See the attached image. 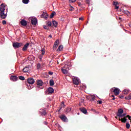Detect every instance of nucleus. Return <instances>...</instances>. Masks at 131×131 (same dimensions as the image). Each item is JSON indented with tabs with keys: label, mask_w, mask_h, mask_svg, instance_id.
Masks as SVG:
<instances>
[{
	"label": "nucleus",
	"mask_w": 131,
	"mask_h": 131,
	"mask_svg": "<svg viewBox=\"0 0 131 131\" xmlns=\"http://www.w3.org/2000/svg\"><path fill=\"white\" fill-rule=\"evenodd\" d=\"M104 118H105L106 119H107V117L105 116Z\"/></svg>",
	"instance_id": "obj_57"
},
{
	"label": "nucleus",
	"mask_w": 131,
	"mask_h": 131,
	"mask_svg": "<svg viewBox=\"0 0 131 131\" xmlns=\"http://www.w3.org/2000/svg\"><path fill=\"white\" fill-rule=\"evenodd\" d=\"M124 14H126L127 15L128 14H129V12H128V11L126 10V11H124Z\"/></svg>",
	"instance_id": "obj_41"
},
{
	"label": "nucleus",
	"mask_w": 131,
	"mask_h": 131,
	"mask_svg": "<svg viewBox=\"0 0 131 131\" xmlns=\"http://www.w3.org/2000/svg\"><path fill=\"white\" fill-rule=\"evenodd\" d=\"M20 24L21 25H23V26H26V25H27V21H26L25 19H22L20 21Z\"/></svg>",
	"instance_id": "obj_15"
},
{
	"label": "nucleus",
	"mask_w": 131,
	"mask_h": 131,
	"mask_svg": "<svg viewBox=\"0 0 131 131\" xmlns=\"http://www.w3.org/2000/svg\"><path fill=\"white\" fill-rule=\"evenodd\" d=\"M55 92V90H54V89L52 88V87H49L48 89V91H45V94L46 95H48L49 94H53Z\"/></svg>",
	"instance_id": "obj_4"
},
{
	"label": "nucleus",
	"mask_w": 131,
	"mask_h": 131,
	"mask_svg": "<svg viewBox=\"0 0 131 131\" xmlns=\"http://www.w3.org/2000/svg\"><path fill=\"white\" fill-rule=\"evenodd\" d=\"M43 84V82H42V81L41 80H38L37 81V85H39L40 86H41Z\"/></svg>",
	"instance_id": "obj_19"
},
{
	"label": "nucleus",
	"mask_w": 131,
	"mask_h": 131,
	"mask_svg": "<svg viewBox=\"0 0 131 131\" xmlns=\"http://www.w3.org/2000/svg\"><path fill=\"white\" fill-rule=\"evenodd\" d=\"M79 110L84 114H86V113H88V111L84 107H81L79 108Z\"/></svg>",
	"instance_id": "obj_8"
},
{
	"label": "nucleus",
	"mask_w": 131,
	"mask_h": 131,
	"mask_svg": "<svg viewBox=\"0 0 131 131\" xmlns=\"http://www.w3.org/2000/svg\"><path fill=\"white\" fill-rule=\"evenodd\" d=\"M60 111H61V109H59V110H58V112H60Z\"/></svg>",
	"instance_id": "obj_55"
},
{
	"label": "nucleus",
	"mask_w": 131,
	"mask_h": 131,
	"mask_svg": "<svg viewBox=\"0 0 131 131\" xmlns=\"http://www.w3.org/2000/svg\"><path fill=\"white\" fill-rule=\"evenodd\" d=\"M47 26H48V27L52 26V22L51 21H47Z\"/></svg>",
	"instance_id": "obj_30"
},
{
	"label": "nucleus",
	"mask_w": 131,
	"mask_h": 131,
	"mask_svg": "<svg viewBox=\"0 0 131 131\" xmlns=\"http://www.w3.org/2000/svg\"><path fill=\"white\" fill-rule=\"evenodd\" d=\"M19 78L20 80H24L25 79V78L23 76H20Z\"/></svg>",
	"instance_id": "obj_35"
},
{
	"label": "nucleus",
	"mask_w": 131,
	"mask_h": 131,
	"mask_svg": "<svg viewBox=\"0 0 131 131\" xmlns=\"http://www.w3.org/2000/svg\"><path fill=\"white\" fill-rule=\"evenodd\" d=\"M41 17H42V18H45V19H48V13L43 12V13L41 15Z\"/></svg>",
	"instance_id": "obj_18"
},
{
	"label": "nucleus",
	"mask_w": 131,
	"mask_h": 131,
	"mask_svg": "<svg viewBox=\"0 0 131 131\" xmlns=\"http://www.w3.org/2000/svg\"><path fill=\"white\" fill-rule=\"evenodd\" d=\"M125 115H126V114H121L119 117H124V116H125Z\"/></svg>",
	"instance_id": "obj_39"
},
{
	"label": "nucleus",
	"mask_w": 131,
	"mask_h": 131,
	"mask_svg": "<svg viewBox=\"0 0 131 131\" xmlns=\"http://www.w3.org/2000/svg\"><path fill=\"white\" fill-rule=\"evenodd\" d=\"M119 97L120 98V99H123V98H124L123 95H119Z\"/></svg>",
	"instance_id": "obj_45"
},
{
	"label": "nucleus",
	"mask_w": 131,
	"mask_h": 131,
	"mask_svg": "<svg viewBox=\"0 0 131 131\" xmlns=\"http://www.w3.org/2000/svg\"><path fill=\"white\" fill-rule=\"evenodd\" d=\"M55 15H56V12H53L52 13H51V14L50 15L51 19H52V18H53L54 16H55Z\"/></svg>",
	"instance_id": "obj_29"
},
{
	"label": "nucleus",
	"mask_w": 131,
	"mask_h": 131,
	"mask_svg": "<svg viewBox=\"0 0 131 131\" xmlns=\"http://www.w3.org/2000/svg\"><path fill=\"white\" fill-rule=\"evenodd\" d=\"M119 20H121V17H119Z\"/></svg>",
	"instance_id": "obj_58"
},
{
	"label": "nucleus",
	"mask_w": 131,
	"mask_h": 131,
	"mask_svg": "<svg viewBox=\"0 0 131 131\" xmlns=\"http://www.w3.org/2000/svg\"><path fill=\"white\" fill-rule=\"evenodd\" d=\"M29 46V43H26L22 49L23 52H25V51H27V49H28Z\"/></svg>",
	"instance_id": "obj_9"
},
{
	"label": "nucleus",
	"mask_w": 131,
	"mask_h": 131,
	"mask_svg": "<svg viewBox=\"0 0 131 131\" xmlns=\"http://www.w3.org/2000/svg\"><path fill=\"white\" fill-rule=\"evenodd\" d=\"M5 4H2L1 5V7H0V11L1 13L4 12L5 11H6V8H5Z\"/></svg>",
	"instance_id": "obj_5"
},
{
	"label": "nucleus",
	"mask_w": 131,
	"mask_h": 131,
	"mask_svg": "<svg viewBox=\"0 0 131 131\" xmlns=\"http://www.w3.org/2000/svg\"><path fill=\"white\" fill-rule=\"evenodd\" d=\"M119 120H121V121L122 122L125 123V122H126V120H127L126 119V118H122L121 119H119Z\"/></svg>",
	"instance_id": "obj_24"
},
{
	"label": "nucleus",
	"mask_w": 131,
	"mask_h": 131,
	"mask_svg": "<svg viewBox=\"0 0 131 131\" xmlns=\"http://www.w3.org/2000/svg\"><path fill=\"white\" fill-rule=\"evenodd\" d=\"M60 109V110H61V109H62V107H61Z\"/></svg>",
	"instance_id": "obj_62"
},
{
	"label": "nucleus",
	"mask_w": 131,
	"mask_h": 131,
	"mask_svg": "<svg viewBox=\"0 0 131 131\" xmlns=\"http://www.w3.org/2000/svg\"><path fill=\"white\" fill-rule=\"evenodd\" d=\"M31 23L32 25H36V24L37 23V19H36V18H32Z\"/></svg>",
	"instance_id": "obj_6"
},
{
	"label": "nucleus",
	"mask_w": 131,
	"mask_h": 131,
	"mask_svg": "<svg viewBox=\"0 0 131 131\" xmlns=\"http://www.w3.org/2000/svg\"><path fill=\"white\" fill-rule=\"evenodd\" d=\"M22 2L25 5H27L29 3V0H23Z\"/></svg>",
	"instance_id": "obj_25"
},
{
	"label": "nucleus",
	"mask_w": 131,
	"mask_h": 131,
	"mask_svg": "<svg viewBox=\"0 0 131 131\" xmlns=\"http://www.w3.org/2000/svg\"><path fill=\"white\" fill-rule=\"evenodd\" d=\"M50 84L51 86H53V85H54V84H55V82L54 81V80L51 79L50 80Z\"/></svg>",
	"instance_id": "obj_23"
},
{
	"label": "nucleus",
	"mask_w": 131,
	"mask_h": 131,
	"mask_svg": "<svg viewBox=\"0 0 131 131\" xmlns=\"http://www.w3.org/2000/svg\"><path fill=\"white\" fill-rule=\"evenodd\" d=\"M23 72H27L28 71H29V67H26L24 68L23 70Z\"/></svg>",
	"instance_id": "obj_20"
},
{
	"label": "nucleus",
	"mask_w": 131,
	"mask_h": 131,
	"mask_svg": "<svg viewBox=\"0 0 131 131\" xmlns=\"http://www.w3.org/2000/svg\"><path fill=\"white\" fill-rule=\"evenodd\" d=\"M2 24H3V25H6V24H7V21L6 20H3Z\"/></svg>",
	"instance_id": "obj_38"
},
{
	"label": "nucleus",
	"mask_w": 131,
	"mask_h": 131,
	"mask_svg": "<svg viewBox=\"0 0 131 131\" xmlns=\"http://www.w3.org/2000/svg\"><path fill=\"white\" fill-rule=\"evenodd\" d=\"M79 20H83V18L80 17V18H79Z\"/></svg>",
	"instance_id": "obj_52"
},
{
	"label": "nucleus",
	"mask_w": 131,
	"mask_h": 131,
	"mask_svg": "<svg viewBox=\"0 0 131 131\" xmlns=\"http://www.w3.org/2000/svg\"><path fill=\"white\" fill-rule=\"evenodd\" d=\"M59 39H57L54 43L53 48H58V46H59Z\"/></svg>",
	"instance_id": "obj_16"
},
{
	"label": "nucleus",
	"mask_w": 131,
	"mask_h": 131,
	"mask_svg": "<svg viewBox=\"0 0 131 131\" xmlns=\"http://www.w3.org/2000/svg\"><path fill=\"white\" fill-rule=\"evenodd\" d=\"M129 127H130V125L129 124V123H126V128L128 129L129 128Z\"/></svg>",
	"instance_id": "obj_33"
},
{
	"label": "nucleus",
	"mask_w": 131,
	"mask_h": 131,
	"mask_svg": "<svg viewBox=\"0 0 131 131\" xmlns=\"http://www.w3.org/2000/svg\"><path fill=\"white\" fill-rule=\"evenodd\" d=\"M52 23L54 27H57L58 26V23L56 20H53Z\"/></svg>",
	"instance_id": "obj_21"
},
{
	"label": "nucleus",
	"mask_w": 131,
	"mask_h": 131,
	"mask_svg": "<svg viewBox=\"0 0 131 131\" xmlns=\"http://www.w3.org/2000/svg\"><path fill=\"white\" fill-rule=\"evenodd\" d=\"M123 113V110L122 109H119L118 111V113L117 114V116H118L119 117L121 114Z\"/></svg>",
	"instance_id": "obj_13"
},
{
	"label": "nucleus",
	"mask_w": 131,
	"mask_h": 131,
	"mask_svg": "<svg viewBox=\"0 0 131 131\" xmlns=\"http://www.w3.org/2000/svg\"><path fill=\"white\" fill-rule=\"evenodd\" d=\"M41 65L40 63L37 64V69H40Z\"/></svg>",
	"instance_id": "obj_36"
},
{
	"label": "nucleus",
	"mask_w": 131,
	"mask_h": 131,
	"mask_svg": "<svg viewBox=\"0 0 131 131\" xmlns=\"http://www.w3.org/2000/svg\"><path fill=\"white\" fill-rule=\"evenodd\" d=\"M10 79L13 81H17V80H18V77L16 76H11Z\"/></svg>",
	"instance_id": "obj_12"
},
{
	"label": "nucleus",
	"mask_w": 131,
	"mask_h": 131,
	"mask_svg": "<svg viewBox=\"0 0 131 131\" xmlns=\"http://www.w3.org/2000/svg\"><path fill=\"white\" fill-rule=\"evenodd\" d=\"M43 123H44V124H45L46 125H47V124H48V122H46V121L43 122Z\"/></svg>",
	"instance_id": "obj_50"
},
{
	"label": "nucleus",
	"mask_w": 131,
	"mask_h": 131,
	"mask_svg": "<svg viewBox=\"0 0 131 131\" xmlns=\"http://www.w3.org/2000/svg\"><path fill=\"white\" fill-rule=\"evenodd\" d=\"M63 46L62 45H60L59 47H58V48L57 49V51H62L63 50Z\"/></svg>",
	"instance_id": "obj_26"
},
{
	"label": "nucleus",
	"mask_w": 131,
	"mask_h": 131,
	"mask_svg": "<svg viewBox=\"0 0 131 131\" xmlns=\"http://www.w3.org/2000/svg\"><path fill=\"white\" fill-rule=\"evenodd\" d=\"M39 112L40 113V115L42 116H44L46 115V114H47V112H46V110H43V109H40L39 111Z\"/></svg>",
	"instance_id": "obj_14"
},
{
	"label": "nucleus",
	"mask_w": 131,
	"mask_h": 131,
	"mask_svg": "<svg viewBox=\"0 0 131 131\" xmlns=\"http://www.w3.org/2000/svg\"><path fill=\"white\" fill-rule=\"evenodd\" d=\"M123 30H124L125 31H127V30L124 29H123Z\"/></svg>",
	"instance_id": "obj_60"
},
{
	"label": "nucleus",
	"mask_w": 131,
	"mask_h": 131,
	"mask_svg": "<svg viewBox=\"0 0 131 131\" xmlns=\"http://www.w3.org/2000/svg\"><path fill=\"white\" fill-rule=\"evenodd\" d=\"M53 73L52 72H49V74H50V75H53Z\"/></svg>",
	"instance_id": "obj_49"
},
{
	"label": "nucleus",
	"mask_w": 131,
	"mask_h": 131,
	"mask_svg": "<svg viewBox=\"0 0 131 131\" xmlns=\"http://www.w3.org/2000/svg\"><path fill=\"white\" fill-rule=\"evenodd\" d=\"M118 8H119V7L117 6V5L115 6V9H116V10H117Z\"/></svg>",
	"instance_id": "obj_48"
},
{
	"label": "nucleus",
	"mask_w": 131,
	"mask_h": 131,
	"mask_svg": "<svg viewBox=\"0 0 131 131\" xmlns=\"http://www.w3.org/2000/svg\"><path fill=\"white\" fill-rule=\"evenodd\" d=\"M73 82L74 84H75L76 85H78L79 84V82H80V80L78 78L75 77L73 79Z\"/></svg>",
	"instance_id": "obj_3"
},
{
	"label": "nucleus",
	"mask_w": 131,
	"mask_h": 131,
	"mask_svg": "<svg viewBox=\"0 0 131 131\" xmlns=\"http://www.w3.org/2000/svg\"><path fill=\"white\" fill-rule=\"evenodd\" d=\"M128 90H126V89H125L123 91V93L124 95H127V94H128Z\"/></svg>",
	"instance_id": "obj_28"
},
{
	"label": "nucleus",
	"mask_w": 131,
	"mask_h": 131,
	"mask_svg": "<svg viewBox=\"0 0 131 131\" xmlns=\"http://www.w3.org/2000/svg\"><path fill=\"white\" fill-rule=\"evenodd\" d=\"M77 114H78V115H79V113H78Z\"/></svg>",
	"instance_id": "obj_61"
},
{
	"label": "nucleus",
	"mask_w": 131,
	"mask_h": 131,
	"mask_svg": "<svg viewBox=\"0 0 131 131\" xmlns=\"http://www.w3.org/2000/svg\"><path fill=\"white\" fill-rule=\"evenodd\" d=\"M113 101H114L115 100V98L113 97V98L112 99Z\"/></svg>",
	"instance_id": "obj_54"
},
{
	"label": "nucleus",
	"mask_w": 131,
	"mask_h": 131,
	"mask_svg": "<svg viewBox=\"0 0 131 131\" xmlns=\"http://www.w3.org/2000/svg\"><path fill=\"white\" fill-rule=\"evenodd\" d=\"M49 37H50V38H52V37H53L52 36V35H50L49 36Z\"/></svg>",
	"instance_id": "obj_53"
},
{
	"label": "nucleus",
	"mask_w": 131,
	"mask_h": 131,
	"mask_svg": "<svg viewBox=\"0 0 131 131\" xmlns=\"http://www.w3.org/2000/svg\"><path fill=\"white\" fill-rule=\"evenodd\" d=\"M61 71L64 74H67L68 73V71L66 69H61Z\"/></svg>",
	"instance_id": "obj_22"
},
{
	"label": "nucleus",
	"mask_w": 131,
	"mask_h": 131,
	"mask_svg": "<svg viewBox=\"0 0 131 131\" xmlns=\"http://www.w3.org/2000/svg\"><path fill=\"white\" fill-rule=\"evenodd\" d=\"M125 100H131V94L125 98Z\"/></svg>",
	"instance_id": "obj_32"
},
{
	"label": "nucleus",
	"mask_w": 131,
	"mask_h": 131,
	"mask_svg": "<svg viewBox=\"0 0 131 131\" xmlns=\"http://www.w3.org/2000/svg\"><path fill=\"white\" fill-rule=\"evenodd\" d=\"M114 6H117L118 5V3L114 2Z\"/></svg>",
	"instance_id": "obj_46"
},
{
	"label": "nucleus",
	"mask_w": 131,
	"mask_h": 131,
	"mask_svg": "<svg viewBox=\"0 0 131 131\" xmlns=\"http://www.w3.org/2000/svg\"><path fill=\"white\" fill-rule=\"evenodd\" d=\"M46 53V51H45V50L42 49L41 50V55H43Z\"/></svg>",
	"instance_id": "obj_37"
},
{
	"label": "nucleus",
	"mask_w": 131,
	"mask_h": 131,
	"mask_svg": "<svg viewBox=\"0 0 131 131\" xmlns=\"http://www.w3.org/2000/svg\"><path fill=\"white\" fill-rule=\"evenodd\" d=\"M73 10H74V8H73V7L71 6L70 8V11H73Z\"/></svg>",
	"instance_id": "obj_43"
},
{
	"label": "nucleus",
	"mask_w": 131,
	"mask_h": 131,
	"mask_svg": "<svg viewBox=\"0 0 131 131\" xmlns=\"http://www.w3.org/2000/svg\"><path fill=\"white\" fill-rule=\"evenodd\" d=\"M97 102L98 103V104H102V103H103V101H102V100H98Z\"/></svg>",
	"instance_id": "obj_42"
},
{
	"label": "nucleus",
	"mask_w": 131,
	"mask_h": 131,
	"mask_svg": "<svg viewBox=\"0 0 131 131\" xmlns=\"http://www.w3.org/2000/svg\"><path fill=\"white\" fill-rule=\"evenodd\" d=\"M78 6H79V7H80V6H81V3H78Z\"/></svg>",
	"instance_id": "obj_51"
},
{
	"label": "nucleus",
	"mask_w": 131,
	"mask_h": 131,
	"mask_svg": "<svg viewBox=\"0 0 131 131\" xmlns=\"http://www.w3.org/2000/svg\"><path fill=\"white\" fill-rule=\"evenodd\" d=\"M86 1V3L87 4H90L91 3V1L90 0H85Z\"/></svg>",
	"instance_id": "obj_47"
},
{
	"label": "nucleus",
	"mask_w": 131,
	"mask_h": 131,
	"mask_svg": "<svg viewBox=\"0 0 131 131\" xmlns=\"http://www.w3.org/2000/svg\"><path fill=\"white\" fill-rule=\"evenodd\" d=\"M59 118H60V119L62 120V121H63V122H68V119L65 115H61L59 116Z\"/></svg>",
	"instance_id": "obj_2"
},
{
	"label": "nucleus",
	"mask_w": 131,
	"mask_h": 131,
	"mask_svg": "<svg viewBox=\"0 0 131 131\" xmlns=\"http://www.w3.org/2000/svg\"><path fill=\"white\" fill-rule=\"evenodd\" d=\"M126 118H128V119H129V120H130V118H131L130 116H129V115H127V116H126Z\"/></svg>",
	"instance_id": "obj_44"
},
{
	"label": "nucleus",
	"mask_w": 131,
	"mask_h": 131,
	"mask_svg": "<svg viewBox=\"0 0 131 131\" xmlns=\"http://www.w3.org/2000/svg\"><path fill=\"white\" fill-rule=\"evenodd\" d=\"M31 88V87H30V88H28V90H30Z\"/></svg>",
	"instance_id": "obj_59"
},
{
	"label": "nucleus",
	"mask_w": 131,
	"mask_h": 131,
	"mask_svg": "<svg viewBox=\"0 0 131 131\" xmlns=\"http://www.w3.org/2000/svg\"><path fill=\"white\" fill-rule=\"evenodd\" d=\"M27 82L29 84H33L34 83V79L32 78H30L28 79Z\"/></svg>",
	"instance_id": "obj_7"
},
{
	"label": "nucleus",
	"mask_w": 131,
	"mask_h": 131,
	"mask_svg": "<svg viewBox=\"0 0 131 131\" xmlns=\"http://www.w3.org/2000/svg\"><path fill=\"white\" fill-rule=\"evenodd\" d=\"M71 110H72V108L71 107H67L64 110V113H66V114H68V113H69V112H70Z\"/></svg>",
	"instance_id": "obj_17"
},
{
	"label": "nucleus",
	"mask_w": 131,
	"mask_h": 131,
	"mask_svg": "<svg viewBox=\"0 0 131 131\" xmlns=\"http://www.w3.org/2000/svg\"><path fill=\"white\" fill-rule=\"evenodd\" d=\"M22 46H23V43L21 42H16L13 43V47L14 49H19Z\"/></svg>",
	"instance_id": "obj_1"
},
{
	"label": "nucleus",
	"mask_w": 131,
	"mask_h": 131,
	"mask_svg": "<svg viewBox=\"0 0 131 131\" xmlns=\"http://www.w3.org/2000/svg\"><path fill=\"white\" fill-rule=\"evenodd\" d=\"M43 27L44 29H46V30H49V29H50V28H49V26H43Z\"/></svg>",
	"instance_id": "obj_34"
},
{
	"label": "nucleus",
	"mask_w": 131,
	"mask_h": 131,
	"mask_svg": "<svg viewBox=\"0 0 131 131\" xmlns=\"http://www.w3.org/2000/svg\"><path fill=\"white\" fill-rule=\"evenodd\" d=\"M0 16L2 18V19H6V18H7V13L5 14V12H1L0 13Z\"/></svg>",
	"instance_id": "obj_10"
},
{
	"label": "nucleus",
	"mask_w": 131,
	"mask_h": 131,
	"mask_svg": "<svg viewBox=\"0 0 131 131\" xmlns=\"http://www.w3.org/2000/svg\"><path fill=\"white\" fill-rule=\"evenodd\" d=\"M112 97L113 98H114V95H112Z\"/></svg>",
	"instance_id": "obj_56"
},
{
	"label": "nucleus",
	"mask_w": 131,
	"mask_h": 131,
	"mask_svg": "<svg viewBox=\"0 0 131 131\" xmlns=\"http://www.w3.org/2000/svg\"><path fill=\"white\" fill-rule=\"evenodd\" d=\"M96 97H97L96 95H92V97H91L92 101H95V99H96Z\"/></svg>",
	"instance_id": "obj_27"
},
{
	"label": "nucleus",
	"mask_w": 131,
	"mask_h": 131,
	"mask_svg": "<svg viewBox=\"0 0 131 131\" xmlns=\"http://www.w3.org/2000/svg\"><path fill=\"white\" fill-rule=\"evenodd\" d=\"M69 3H74L76 0H69Z\"/></svg>",
	"instance_id": "obj_40"
},
{
	"label": "nucleus",
	"mask_w": 131,
	"mask_h": 131,
	"mask_svg": "<svg viewBox=\"0 0 131 131\" xmlns=\"http://www.w3.org/2000/svg\"><path fill=\"white\" fill-rule=\"evenodd\" d=\"M119 91H120L119 89H117V88H115L114 90V93L115 96H117V95H119Z\"/></svg>",
	"instance_id": "obj_11"
},
{
	"label": "nucleus",
	"mask_w": 131,
	"mask_h": 131,
	"mask_svg": "<svg viewBox=\"0 0 131 131\" xmlns=\"http://www.w3.org/2000/svg\"><path fill=\"white\" fill-rule=\"evenodd\" d=\"M42 57H43V55L42 54H39L38 56V58L40 59V61H41L42 60Z\"/></svg>",
	"instance_id": "obj_31"
}]
</instances>
